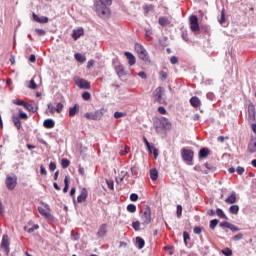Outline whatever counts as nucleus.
I'll use <instances>...</instances> for the list:
<instances>
[{
  "mask_svg": "<svg viewBox=\"0 0 256 256\" xmlns=\"http://www.w3.org/2000/svg\"><path fill=\"white\" fill-rule=\"evenodd\" d=\"M113 5V0H97L94 3L95 11L99 17L105 18L111 15V7Z\"/></svg>",
  "mask_w": 256,
  "mask_h": 256,
  "instance_id": "f257e3e1",
  "label": "nucleus"
},
{
  "mask_svg": "<svg viewBox=\"0 0 256 256\" xmlns=\"http://www.w3.org/2000/svg\"><path fill=\"white\" fill-rule=\"evenodd\" d=\"M164 93L165 88L157 87L152 93L154 103H159V105H163V103H165V99L163 98Z\"/></svg>",
  "mask_w": 256,
  "mask_h": 256,
  "instance_id": "f03ea898",
  "label": "nucleus"
},
{
  "mask_svg": "<svg viewBox=\"0 0 256 256\" xmlns=\"http://www.w3.org/2000/svg\"><path fill=\"white\" fill-rule=\"evenodd\" d=\"M134 49L138 54L139 59L145 62L149 61V53H147V50L143 47V45L136 43Z\"/></svg>",
  "mask_w": 256,
  "mask_h": 256,
  "instance_id": "7ed1b4c3",
  "label": "nucleus"
},
{
  "mask_svg": "<svg viewBox=\"0 0 256 256\" xmlns=\"http://www.w3.org/2000/svg\"><path fill=\"white\" fill-rule=\"evenodd\" d=\"M181 155L183 161H186L189 165H193V157H195V152H193V150L184 148L181 151Z\"/></svg>",
  "mask_w": 256,
  "mask_h": 256,
  "instance_id": "20e7f679",
  "label": "nucleus"
},
{
  "mask_svg": "<svg viewBox=\"0 0 256 256\" xmlns=\"http://www.w3.org/2000/svg\"><path fill=\"white\" fill-rule=\"evenodd\" d=\"M172 125H171V122H169V119L163 117L161 120H160V124L159 125H156V131L157 133H160V131H170Z\"/></svg>",
  "mask_w": 256,
  "mask_h": 256,
  "instance_id": "39448f33",
  "label": "nucleus"
},
{
  "mask_svg": "<svg viewBox=\"0 0 256 256\" xmlns=\"http://www.w3.org/2000/svg\"><path fill=\"white\" fill-rule=\"evenodd\" d=\"M84 117L92 121H99L103 118V109L96 110L95 112H87L84 114Z\"/></svg>",
  "mask_w": 256,
  "mask_h": 256,
  "instance_id": "423d86ee",
  "label": "nucleus"
},
{
  "mask_svg": "<svg viewBox=\"0 0 256 256\" xmlns=\"http://www.w3.org/2000/svg\"><path fill=\"white\" fill-rule=\"evenodd\" d=\"M190 29L193 33L201 31V27H199V18H197L196 15L190 16Z\"/></svg>",
  "mask_w": 256,
  "mask_h": 256,
  "instance_id": "0eeeda50",
  "label": "nucleus"
},
{
  "mask_svg": "<svg viewBox=\"0 0 256 256\" xmlns=\"http://www.w3.org/2000/svg\"><path fill=\"white\" fill-rule=\"evenodd\" d=\"M5 185L7 189H9L10 191H13V189L17 187V176H14V177L7 176L5 180Z\"/></svg>",
  "mask_w": 256,
  "mask_h": 256,
  "instance_id": "6e6552de",
  "label": "nucleus"
},
{
  "mask_svg": "<svg viewBox=\"0 0 256 256\" xmlns=\"http://www.w3.org/2000/svg\"><path fill=\"white\" fill-rule=\"evenodd\" d=\"M9 236L4 234L2 237L1 248L4 249L6 255H9L11 248H9Z\"/></svg>",
  "mask_w": 256,
  "mask_h": 256,
  "instance_id": "1a4fd4ad",
  "label": "nucleus"
},
{
  "mask_svg": "<svg viewBox=\"0 0 256 256\" xmlns=\"http://www.w3.org/2000/svg\"><path fill=\"white\" fill-rule=\"evenodd\" d=\"M143 225H149L151 223V209L146 208L141 216Z\"/></svg>",
  "mask_w": 256,
  "mask_h": 256,
  "instance_id": "9d476101",
  "label": "nucleus"
},
{
  "mask_svg": "<svg viewBox=\"0 0 256 256\" xmlns=\"http://www.w3.org/2000/svg\"><path fill=\"white\" fill-rule=\"evenodd\" d=\"M76 85L80 87V89H91V82L83 79V78H78L75 81Z\"/></svg>",
  "mask_w": 256,
  "mask_h": 256,
  "instance_id": "9b49d317",
  "label": "nucleus"
},
{
  "mask_svg": "<svg viewBox=\"0 0 256 256\" xmlns=\"http://www.w3.org/2000/svg\"><path fill=\"white\" fill-rule=\"evenodd\" d=\"M38 213H40L42 217H45V219H48V221H55V217L51 214V212L45 210L43 207H38Z\"/></svg>",
  "mask_w": 256,
  "mask_h": 256,
  "instance_id": "f8f14e48",
  "label": "nucleus"
},
{
  "mask_svg": "<svg viewBox=\"0 0 256 256\" xmlns=\"http://www.w3.org/2000/svg\"><path fill=\"white\" fill-rule=\"evenodd\" d=\"M89 195V192L87 191V188H82L80 190V195L77 197L78 203H85L87 201V197Z\"/></svg>",
  "mask_w": 256,
  "mask_h": 256,
  "instance_id": "ddd939ff",
  "label": "nucleus"
},
{
  "mask_svg": "<svg viewBox=\"0 0 256 256\" xmlns=\"http://www.w3.org/2000/svg\"><path fill=\"white\" fill-rule=\"evenodd\" d=\"M32 17H33V19H34V21H35L36 23H40V24L49 23V17H47V16H41V17H39V15L33 13V14H32Z\"/></svg>",
  "mask_w": 256,
  "mask_h": 256,
  "instance_id": "4468645a",
  "label": "nucleus"
},
{
  "mask_svg": "<svg viewBox=\"0 0 256 256\" xmlns=\"http://www.w3.org/2000/svg\"><path fill=\"white\" fill-rule=\"evenodd\" d=\"M125 57H126V59H128V64L131 67H133V65H135V63H137V59L135 58V56L131 52H125Z\"/></svg>",
  "mask_w": 256,
  "mask_h": 256,
  "instance_id": "2eb2a0df",
  "label": "nucleus"
},
{
  "mask_svg": "<svg viewBox=\"0 0 256 256\" xmlns=\"http://www.w3.org/2000/svg\"><path fill=\"white\" fill-rule=\"evenodd\" d=\"M84 30L83 28H78V29H74L73 33H72V39H74V41H77V39H79V37H82V35H84Z\"/></svg>",
  "mask_w": 256,
  "mask_h": 256,
  "instance_id": "dca6fc26",
  "label": "nucleus"
},
{
  "mask_svg": "<svg viewBox=\"0 0 256 256\" xmlns=\"http://www.w3.org/2000/svg\"><path fill=\"white\" fill-rule=\"evenodd\" d=\"M190 105L195 109L201 107V99H199V97L197 96H193L192 98H190Z\"/></svg>",
  "mask_w": 256,
  "mask_h": 256,
  "instance_id": "f3484780",
  "label": "nucleus"
},
{
  "mask_svg": "<svg viewBox=\"0 0 256 256\" xmlns=\"http://www.w3.org/2000/svg\"><path fill=\"white\" fill-rule=\"evenodd\" d=\"M105 235H107V223L100 225L97 232V237H105Z\"/></svg>",
  "mask_w": 256,
  "mask_h": 256,
  "instance_id": "a211bd4d",
  "label": "nucleus"
},
{
  "mask_svg": "<svg viewBox=\"0 0 256 256\" xmlns=\"http://www.w3.org/2000/svg\"><path fill=\"white\" fill-rule=\"evenodd\" d=\"M210 150L209 148H202L199 151V159H207L209 157Z\"/></svg>",
  "mask_w": 256,
  "mask_h": 256,
  "instance_id": "6ab92c4d",
  "label": "nucleus"
},
{
  "mask_svg": "<svg viewBox=\"0 0 256 256\" xmlns=\"http://www.w3.org/2000/svg\"><path fill=\"white\" fill-rule=\"evenodd\" d=\"M225 203H228V205H233V203H237V196L235 192H232L231 195L225 199Z\"/></svg>",
  "mask_w": 256,
  "mask_h": 256,
  "instance_id": "aec40b11",
  "label": "nucleus"
},
{
  "mask_svg": "<svg viewBox=\"0 0 256 256\" xmlns=\"http://www.w3.org/2000/svg\"><path fill=\"white\" fill-rule=\"evenodd\" d=\"M79 113V104H75L73 107L69 108V117H75Z\"/></svg>",
  "mask_w": 256,
  "mask_h": 256,
  "instance_id": "412c9836",
  "label": "nucleus"
},
{
  "mask_svg": "<svg viewBox=\"0 0 256 256\" xmlns=\"http://www.w3.org/2000/svg\"><path fill=\"white\" fill-rule=\"evenodd\" d=\"M116 73L118 77H125V75H127V73L125 72V67H123V65L116 66Z\"/></svg>",
  "mask_w": 256,
  "mask_h": 256,
  "instance_id": "4be33fe9",
  "label": "nucleus"
},
{
  "mask_svg": "<svg viewBox=\"0 0 256 256\" xmlns=\"http://www.w3.org/2000/svg\"><path fill=\"white\" fill-rule=\"evenodd\" d=\"M43 125L45 129H53V127H55V121H53V119H46Z\"/></svg>",
  "mask_w": 256,
  "mask_h": 256,
  "instance_id": "5701e85b",
  "label": "nucleus"
},
{
  "mask_svg": "<svg viewBox=\"0 0 256 256\" xmlns=\"http://www.w3.org/2000/svg\"><path fill=\"white\" fill-rule=\"evenodd\" d=\"M248 115L249 117H252V119H255L256 111H255V105L249 104L248 105Z\"/></svg>",
  "mask_w": 256,
  "mask_h": 256,
  "instance_id": "b1692460",
  "label": "nucleus"
},
{
  "mask_svg": "<svg viewBox=\"0 0 256 256\" xmlns=\"http://www.w3.org/2000/svg\"><path fill=\"white\" fill-rule=\"evenodd\" d=\"M159 25H161V27H165L167 25L171 24V21H169V18L167 17H160L158 20Z\"/></svg>",
  "mask_w": 256,
  "mask_h": 256,
  "instance_id": "393cba45",
  "label": "nucleus"
},
{
  "mask_svg": "<svg viewBox=\"0 0 256 256\" xmlns=\"http://www.w3.org/2000/svg\"><path fill=\"white\" fill-rule=\"evenodd\" d=\"M150 179H152V181H157V179H159V171H157V169L150 170Z\"/></svg>",
  "mask_w": 256,
  "mask_h": 256,
  "instance_id": "a878e982",
  "label": "nucleus"
},
{
  "mask_svg": "<svg viewBox=\"0 0 256 256\" xmlns=\"http://www.w3.org/2000/svg\"><path fill=\"white\" fill-rule=\"evenodd\" d=\"M136 247L143 249V247H145V240L139 236L136 237Z\"/></svg>",
  "mask_w": 256,
  "mask_h": 256,
  "instance_id": "bb28decb",
  "label": "nucleus"
},
{
  "mask_svg": "<svg viewBox=\"0 0 256 256\" xmlns=\"http://www.w3.org/2000/svg\"><path fill=\"white\" fill-rule=\"evenodd\" d=\"M12 121L18 130L21 129V119L19 118V116H12Z\"/></svg>",
  "mask_w": 256,
  "mask_h": 256,
  "instance_id": "cd10ccee",
  "label": "nucleus"
},
{
  "mask_svg": "<svg viewBox=\"0 0 256 256\" xmlns=\"http://www.w3.org/2000/svg\"><path fill=\"white\" fill-rule=\"evenodd\" d=\"M216 215H217L218 217H220V219H226V221H227V219H229V218L227 217V215H225V212H223V210H222L221 208H218V209L216 210Z\"/></svg>",
  "mask_w": 256,
  "mask_h": 256,
  "instance_id": "c85d7f7f",
  "label": "nucleus"
},
{
  "mask_svg": "<svg viewBox=\"0 0 256 256\" xmlns=\"http://www.w3.org/2000/svg\"><path fill=\"white\" fill-rule=\"evenodd\" d=\"M24 109H26L27 111H30V113H35L37 111V109H35V106H33V104H29L26 102V104H24Z\"/></svg>",
  "mask_w": 256,
  "mask_h": 256,
  "instance_id": "c756f323",
  "label": "nucleus"
},
{
  "mask_svg": "<svg viewBox=\"0 0 256 256\" xmlns=\"http://www.w3.org/2000/svg\"><path fill=\"white\" fill-rule=\"evenodd\" d=\"M229 213H231L232 215H237V213H239V205L230 206Z\"/></svg>",
  "mask_w": 256,
  "mask_h": 256,
  "instance_id": "7c9ffc66",
  "label": "nucleus"
},
{
  "mask_svg": "<svg viewBox=\"0 0 256 256\" xmlns=\"http://www.w3.org/2000/svg\"><path fill=\"white\" fill-rule=\"evenodd\" d=\"M61 165L63 169H67V167H69V165H71V161H69V159L67 158H63L61 161Z\"/></svg>",
  "mask_w": 256,
  "mask_h": 256,
  "instance_id": "2f4dec72",
  "label": "nucleus"
},
{
  "mask_svg": "<svg viewBox=\"0 0 256 256\" xmlns=\"http://www.w3.org/2000/svg\"><path fill=\"white\" fill-rule=\"evenodd\" d=\"M64 188H63V193H67L69 191V176H66L64 179Z\"/></svg>",
  "mask_w": 256,
  "mask_h": 256,
  "instance_id": "473e14b6",
  "label": "nucleus"
},
{
  "mask_svg": "<svg viewBox=\"0 0 256 256\" xmlns=\"http://www.w3.org/2000/svg\"><path fill=\"white\" fill-rule=\"evenodd\" d=\"M76 61H79V63H85V57L81 55L80 53H76L74 55Z\"/></svg>",
  "mask_w": 256,
  "mask_h": 256,
  "instance_id": "72a5a7b5",
  "label": "nucleus"
},
{
  "mask_svg": "<svg viewBox=\"0 0 256 256\" xmlns=\"http://www.w3.org/2000/svg\"><path fill=\"white\" fill-rule=\"evenodd\" d=\"M132 227L134 230L136 231H141V222L139 221H135L132 223Z\"/></svg>",
  "mask_w": 256,
  "mask_h": 256,
  "instance_id": "f704fd0d",
  "label": "nucleus"
},
{
  "mask_svg": "<svg viewBox=\"0 0 256 256\" xmlns=\"http://www.w3.org/2000/svg\"><path fill=\"white\" fill-rule=\"evenodd\" d=\"M64 107H65V105H63V103L58 102L56 105V113H62Z\"/></svg>",
  "mask_w": 256,
  "mask_h": 256,
  "instance_id": "c9c22d12",
  "label": "nucleus"
},
{
  "mask_svg": "<svg viewBox=\"0 0 256 256\" xmlns=\"http://www.w3.org/2000/svg\"><path fill=\"white\" fill-rule=\"evenodd\" d=\"M127 211H129V213H135V211H137V206H135V204H129L127 206Z\"/></svg>",
  "mask_w": 256,
  "mask_h": 256,
  "instance_id": "e433bc0d",
  "label": "nucleus"
},
{
  "mask_svg": "<svg viewBox=\"0 0 256 256\" xmlns=\"http://www.w3.org/2000/svg\"><path fill=\"white\" fill-rule=\"evenodd\" d=\"M35 32L37 33V35H39V37H43V36L47 35V31H45L43 29L36 28Z\"/></svg>",
  "mask_w": 256,
  "mask_h": 256,
  "instance_id": "4c0bfd02",
  "label": "nucleus"
},
{
  "mask_svg": "<svg viewBox=\"0 0 256 256\" xmlns=\"http://www.w3.org/2000/svg\"><path fill=\"white\" fill-rule=\"evenodd\" d=\"M217 225H219V220L213 219L210 221V229H215V227H217Z\"/></svg>",
  "mask_w": 256,
  "mask_h": 256,
  "instance_id": "58836bf2",
  "label": "nucleus"
},
{
  "mask_svg": "<svg viewBox=\"0 0 256 256\" xmlns=\"http://www.w3.org/2000/svg\"><path fill=\"white\" fill-rule=\"evenodd\" d=\"M37 229H39V224H34L31 228H29L27 231V233H34L35 231H37Z\"/></svg>",
  "mask_w": 256,
  "mask_h": 256,
  "instance_id": "ea45409f",
  "label": "nucleus"
},
{
  "mask_svg": "<svg viewBox=\"0 0 256 256\" xmlns=\"http://www.w3.org/2000/svg\"><path fill=\"white\" fill-rule=\"evenodd\" d=\"M222 253L225 256H232L233 255V251L230 248H225L224 250H222Z\"/></svg>",
  "mask_w": 256,
  "mask_h": 256,
  "instance_id": "a19ab883",
  "label": "nucleus"
},
{
  "mask_svg": "<svg viewBox=\"0 0 256 256\" xmlns=\"http://www.w3.org/2000/svg\"><path fill=\"white\" fill-rule=\"evenodd\" d=\"M48 109H49L51 115H54V113H57V108L54 107L53 104H48Z\"/></svg>",
  "mask_w": 256,
  "mask_h": 256,
  "instance_id": "79ce46f5",
  "label": "nucleus"
},
{
  "mask_svg": "<svg viewBox=\"0 0 256 256\" xmlns=\"http://www.w3.org/2000/svg\"><path fill=\"white\" fill-rule=\"evenodd\" d=\"M82 99H84V101H89L91 99V93L89 92H84L82 94Z\"/></svg>",
  "mask_w": 256,
  "mask_h": 256,
  "instance_id": "37998d69",
  "label": "nucleus"
},
{
  "mask_svg": "<svg viewBox=\"0 0 256 256\" xmlns=\"http://www.w3.org/2000/svg\"><path fill=\"white\" fill-rule=\"evenodd\" d=\"M159 77H160L161 81H165L167 79V72L160 71L159 72Z\"/></svg>",
  "mask_w": 256,
  "mask_h": 256,
  "instance_id": "c03bdc74",
  "label": "nucleus"
},
{
  "mask_svg": "<svg viewBox=\"0 0 256 256\" xmlns=\"http://www.w3.org/2000/svg\"><path fill=\"white\" fill-rule=\"evenodd\" d=\"M220 227H222L223 229H230L231 223H229V222H221L220 223Z\"/></svg>",
  "mask_w": 256,
  "mask_h": 256,
  "instance_id": "a18cd8bd",
  "label": "nucleus"
},
{
  "mask_svg": "<svg viewBox=\"0 0 256 256\" xmlns=\"http://www.w3.org/2000/svg\"><path fill=\"white\" fill-rule=\"evenodd\" d=\"M125 113H123V112H115L114 113V118L115 119H121V117H125Z\"/></svg>",
  "mask_w": 256,
  "mask_h": 256,
  "instance_id": "49530a36",
  "label": "nucleus"
},
{
  "mask_svg": "<svg viewBox=\"0 0 256 256\" xmlns=\"http://www.w3.org/2000/svg\"><path fill=\"white\" fill-rule=\"evenodd\" d=\"M219 23H225V9L221 11V16L219 18Z\"/></svg>",
  "mask_w": 256,
  "mask_h": 256,
  "instance_id": "de8ad7c7",
  "label": "nucleus"
},
{
  "mask_svg": "<svg viewBox=\"0 0 256 256\" xmlns=\"http://www.w3.org/2000/svg\"><path fill=\"white\" fill-rule=\"evenodd\" d=\"M158 113H160V115H167V110L165 109V107L160 106L158 107Z\"/></svg>",
  "mask_w": 256,
  "mask_h": 256,
  "instance_id": "09e8293b",
  "label": "nucleus"
},
{
  "mask_svg": "<svg viewBox=\"0 0 256 256\" xmlns=\"http://www.w3.org/2000/svg\"><path fill=\"white\" fill-rule=\"evenodd\" d=\"M183 237H184V243H185V245H187V241H189V239H191V237L189 236V233L187 231H185L183 233Z\"/></svg>",
  "mask_w": 256,
  "mask_h": 256,
  "instance_id": "8fccbe9b",
  "label": "nucleus"
},
{
  "mask_svg": "<svg viewBox=\"0 0 256 256\" xmlns=\"http://www.w3.org/2000/svg\"><path fill=\"white\" fill-rule=\"evenodd\" d=\"M14 105H21L22 107H25L26 102L23 100H13Z\"/></svg>",
  "mask_w": 256,
  "mask_h": 256,
  "instance_id": "3c124183",
  "label": "nucleus"
},
{
  "mask_svg": "<svg viewBox=\"0 0 256 256\" xmlns=\"http://www.w3.org/2000/svg\"><path fill=\"white\" fill-rule=\"evenodd\" d=\"M143 142L145 143L148 151H151L152 146H151V144L149 143V140H147L146 137H143Z\"/></svg>",
  "mask_w": 256,
  "mask_h": 256,
  "instance_id": "603ef678",
  "label": "nucleus"
},
{
  "mask_svg": "<svg viewBox=\"0 0 256 256\" xmlns=\"http://www.w3.org/2000/svg\"><path fill=\"white\" fill-rule=\"evenodd\" d=\"M106 183H107L108 189H110L111 191H113V189H114L113 180H107Z\"/></svg>",
  "mask_w": 256,
  "mask_h": 256,
  "instance_id": "864d4df0",
  "label": "nucleus"
},
{
  "mask_svg": "<svg viewBox=\"0 0 256 256\" xmlns=\"http://www.w3.org/2000/svg\"><path fill=\"white\" fill-rule=\"evenodd\" d=\"M230 231H233L234 233H237V231H240L239 227H237L235 224H230Z\"/></svg>",
  "mask_w": 256,
  "mask_h": 256,
  "instance_id": "5fc2aeb1",
  "label": "nucleus"
},
{
  "mask_svg": "<svg viewBox=\"0 0 256 256\" xmlns=\"http://www.w3.org/2000/svg\"><path fill=\"white\" fill-rule=\"evenodd\" d=\"M170 63H172V65H177V63H179V59L177 58V56H172L170 59Z\"/></svg>",
  "mask_w": 256,
  "mask_h": 256,
  "instance_id": "6e6d98bb",
  "label": "nucleus"
},
{
  "mask_svg": "<svg viewBox=\"0 0 256 256\" xmlns=\"http://www.w3.org/2000/svg\"><path fill=\"white\" fill-rule=\"evenodd\" d=\"M143 9H144V12H145L146 15H147V13H149V11L153 10V6H151V5H145V6H143Z\"/></svg>",
  "mask_w": 256,
  "mask_h": 256,
  "instance_id": "4d7b16f0",
  "label": "nucleus"
},
{
  "mask_svg": "<svg viewBox=\"0 0 256 256\" xmlns=\"http://www.w3.org/2000/svg\"><path fill=\"white\" fill-rule=\"evenodd\" d=\"M49 169H50V171H55V169H57V163L50 162Z\"/></svg>",
  "mask_w": 256,
  "mask_h": 256,
  "instance_id": "13d9d810",
  "label": "nucleus"
},
{
  "mask_svg": "<svg viewBox=\"0 0 256 256\" xmlns=\"http://www.w3.org/2000/svg\"><path fill=\"white\" fill-rule=\"evenodd\" d=\"M182 213H183V207L181 205H178L177 206V216L181 217Z\"/></svg>",
  "mask_w": 256,
  "mask_h": 256,
  "instance_id": "bf43d9fd",
  "label": "nucleus"
},
{
  "mask_svg": "<svg viewBox=\"0 0 256 256\" xmlns=\"http://www.w3.org/2000/svg\"><path fill=\"white\" fill-rule=\"evenodd\" d=\"M139 199V195H137L136 193H132L130 195V200L131 201H137Z\"/></svg>",
  "mask_w": 256,
  "mask_h": 256,
  "instance_id": "052dcab7",
  "label": "nucleus"
},
{
  "mask_svg": "<svg viewBox=\"0 0 256 256\" xmlns=\"http://www.w3.org/2000/svg\"><path fill=\"white\" fill-rule=\"evenodd\" d=\"M202 229H201V227H199V226H196L195 228H194V233L196 234V235H201V233H202Z\"/></svg>",
  "mask_w": 256,
  "mask_h": 256,
  "instance_id": "680f3d73",
  "label": "nucleus"
},
{
  "mask_svg": "<svg viewBox=\"0 0 256 256\" xmlns=\"http://www.w3.org/2000/svg\"><path fill=\"white\" fill-rule=\"evenodd\" d=\"M78 173H80V175H82V177L85 176V168H83V166L79 165Z\"/></svg>",
  "mask_w": 256,
  "mask_h": 256,
  "instance_id": "e2e57ef3",
  "label": "nucleus"
},
{
  "mask_svg": "<svg viewBox=\"0 0 256 256\" xmlns=\"http://www.w3.org/2000/svg\"><path fill=\"white\" fill-rule=\"evenodd\" d=\"M241 239H243V234L242 233H239V234L234 236V241H241Z\"/></svg>",
  "mask_w": 256,
  "mask_h": 256,
  "instance_id": "0e129e2a",
  "label": "nucleus"
},
{
  "mask_svg": "<svg viewBox=\"0 0 256 256\" xmlns=\"http://www.w3.org/2000/svg\"><path fill=\"white\" fill-rule=\"evenodd\" d=\"M29 87L30 89H37V83H35V80L30 81Z\"/></svg>",
  "mask_w": 256,
  "mask_h": 256,
  "instance_id": "69168bd1",
  "label": "nucleus"
},
{
  "mask_svg": "<svg viewBox=\"0 0 256 256\" xmlns=\"http://www.w3.org/2000/svg\"><path fill=\"white\" fill-rule=\"evenodd\" d=\"M40 174L47 175V169H45V166H43V165L40 166Z\"/></svg>",
  "mask_w": 256,
  "mask_h": 256,
  "instance_id": "338daca9",
  "label": "nucleus"
},
{
  "mask_svg": "<svg viewBox=\"0 0 256 256\" xmlns=\"http://www.w3.org/2000/svg\"><path fill=\"white\" fill-rule=\"evenodd\" d=\"M237 173H238V175H243V173H245V168L239 166V167L237 168Z\"/></svg>",
  "mask_w": 256,
  "mask_h": 256,
  "instance_id": "774afa93",
  "label": "nucleus"
}]
</instances>
